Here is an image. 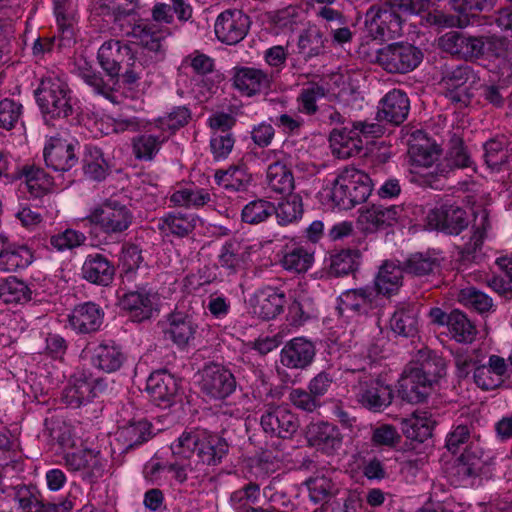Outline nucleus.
<instances>
[{
    "label": "nucleus",
    "instance_id": "obj_1",
    "mask_svg": "<svg viewBox=\"0 0 512 512\" xmlns=\"http://www.w3.org/2000/svg\"><path fill=\"white\" fill-rule=\"evenodd\" d=\"M184 466L179 468V478H199L208 466L217 465L228 451V445L218 435L206 430L184 431L170 446Z\"/></svg>",
    "mask_w": 512,
    "mask_h": 512
},
{
    "label": "nucleus",
    "instance_id": "obj_2",
    "mask_svg": "<svg viewBox=\"0 0 512 512\" xmlns=\"http://www.w3.org/2000/svg\"><path fill=\"white\" fill-rule=\"evenodd\" d=\"M325 191L335 207L349 210L367 200L372 191V181L364 171L347 166L337 171Z\"/></svg>",
    "mask_w": 512,
    "mask_h": 512
},
{
    "label": "nucleus",
    "instance_id": "obj_3",
    "mask_svg": "<svg viewBox=\"0 0 512 512\" xmlns=\"http://www.w3.org/2000/svg\"><path fill=\"white\" fill-rule=\"evenodd\" d=\"M382 134V128L376 123L356 122L350 127L334 129L330 134V147L333 155L347 159L358 155L373 138Z\"/></svg>",
    "mask_w": 512,
    "mask_h": 512
},
{
    "label": "nucleus",
    "instance_id": "obj_4",
    "mask_svg": "<svg viewBox=\"0 0 512 512\" xmlns=\"http://www.w3.org/2000/svg\"><path fill=\"white\" fill-rule=\"evenodd\" d=\"M86 219L91 225L106 235H116L126 231L133 221L130 208L115 199H107L93 206Z\"/></svg>",
    "mask_w": 512,
    "mask_h": 512
},
{
    "label": "nucleus",
    "instance_id": "obj_5",
    "mask_svg": "<svg viewBox=\"0 0 512 512\" xmlns=\"http://www.w3.org/2000/svg\"><path fill=\"white\" fill-rule=\"evenodd\" d=\"M437 370L431 371V361H426L420 368L406 372L399 380L398 393L409 403H420L428 396L433 382L445 373V367L440 359H435Z\"/></svg>",
    "mask_w": 512,
    "mask_h": 512
},
{
    "label": "nucleus",
    "instance_id": "obj_6",
    "mask_svg": "<svg viewBox=\"0 0 512 512\" xmlns=\"http://www.w3.org/2000/svg\"><path fill=\"white\" fill-rule=\"evenodd\" d=\"M38 101L43 113L51 117L65 118L72 113L69 87L59 75L51 74L41 81Z\"/></svg>",
    "mask_w": 512,
    "mask_h": 512
},
{
    "label": "nucleus",
    "instance_id": "obj_7",
    "mask_svg": "<svg viewBox=\"0 0 512 512\" xmlns=\"http://www.w3.org/2000/svg\"><path fill=\"white\" fill-rule=\"evenodd\" d=\"M61 444L64 448H76L65 452L63 456L64 464L70 471L81 472L84 478L89 479L102 475L106 461L99 450L88 448L82 443L78 447L75 440L65 435L61 438Z\"/></svg>",
    "mask_w": 512,
    "mask_h": 512
},
{
    "label": "nucleus",
    "instance_id": "obj_8",
    "mask_svg": "<svg viewBox=\"0 0 512 512\" xmlns=\"http://www.w3.org/2000/svg\"><path fill=\"white\" fill-rule=\"evenodd\" d=\"M421 50L408 43H394L377 51L376 62L390 73H407L422 61Z\"/></svg>",
    "mask_w": 512,
    "mask_h": 512
},
{
    "label": "nucleus",
    "instance_id": "obj_9",
    "mask_svg": "<svg viewBox=\"0 0 512 512\" xmlns=\"http://www.w3.org/2000/svg\"><path fill=\"white\" fill-rule=\"evenodd\" d=\"M474 75L467 65L447 66L443 71L440 86L444 95L460 107L470 104L473 97L472 82Z\"/></svg>",
    "mask_w": 512,
    "mask_h": 512
},
{
    "label": "nucleus",
    "instance_id": "obj_10",
    "mask_svg": "<svg viewBox=\"0 0 512 512\" xmlns=\"http://www.w3.org/2000/svg\"><path fill=\"white\" fill-rule=\"evenodd\" d=\"M286 295L284 291L266 286L257 289L248 299L249 312L261 320H271L284 311Z\"/></svg>",
    "mask_w": 512,
    "mask_h": 512
},
{
    "label": "nucleus",
    "instance_id": "obj_11",
    "mask_svg": "<svg viewBox=\"0 0 512 512\" xmlns=\"http://www.w3.org/2000/svg\"><path fill=\"white\" fill-rule=\"evenodd\" d=\"M378 306V295L373 288H357L344 291L338 297L337 310L347 319L368 315Z\"/></svg>",
    "mask_w": 512,
    "mask_h": 512
},
{
    "label": "nucleus",
    "instance_id": "obj_12",
    "mask_svg": "<svg viewBox=\"0 0 512 512\" xmlns=\"http://www.w3.org/2000/svg\"><path fill=\"white\" fill-rule=\"evenodd\" d=\"M450 5L452 10L458 13L457 17L435 10L428 13L427 23L442 27H462L468 24L470 15H475V13L486 9L492 3L490 0H450Z\"/></svg>",
    "mask_w": 512,
    "mask_h": 512
},
{
    "label": "nucleus",
    "instance_id": "obj_13",
    "mask_svg": "<svg viewBox=\"0 0 512 512\" xmlns=\"http://www.w3.org/2000/svg\"><path fill=\"white\" fill-rule=\"evenodd\" d=\"M201 391L211 399H224L236 388L234 375L218 364L207 365L201 372Z\"/></svg>",
    "mask_w": 512,
    "mask_h": 512
},
{
    "label": "nucleus",
    "instance_id": "obj_14",
    "mask_svg": "<svg viewBox=\"0 0 512 512\" xmlns=\"http://www.w3.org/2000/svg\"><path fill=\"white\" fill-rule=\"evenodd\" d=\"M249 28V17L237 9H228L220 13L214 25L218 40L228 45H234L243 40Z\"/></svg>",
    "mask_w": 512,
    "mask_h": 512
},
{
    "label": "nucleus",
    "instance_id": "obj_15",
    "mask_svg": "<svg viewBox=\"0 0 512 512\" xmlns=\"http://www.w3.org/2000/svg\"><path fill=\"white\" fill-rule=\"evenodd\" d=\"M103 389L102 381L93 378L86 372H77L71 379L67 388L64 390V401L73 407H79L92 401Z\"/></svg>",
    "mask_w": 512,
    "mask_h": 512
},
{
    "label": "nucleus",
    "instance_id": "obj_16",
    "mask_svg": "<svg viewBox=\"0 0 512 512\" xmlns=\"http://www.w3.org/2000/svg\"><path fill=\"white\" fill-rule=\"evenodd\" d=\"M170 201L177 206L188 208H200L210 204L220 213H226L229 210V199L224 196L210 193L203 188H182L175 191Z\"/></svg>",
    "mask_w": 512,
    "mask_h": 512
},
{
    "label": "nucleus",
    "instance_id": "obj_17",
    "mask_svg": "<svg viewBox=\"0 0 512 512\" xmlns=\"http://www.w3.org/2000/svg\"><path fill=\"white\" fill-rule=\"evenodd\" d=\"M265 432L281 438L291 437L299 427L298 418L286 405L269 406L261 417Z\"/></svg>",
    "mask_w": 512,
    "mask_h": 512
},
{
    "label": "nucleus",
    "instance_id": "obj_18",
    "mask_svg": "<svg viewBox=\"0 0 512 512\" xmlns=\"http://www.w3.org/2000/svg\"><path fill=\"white\" fill-rule=\"evenodd\" d=\"M76 144L62 137H50L44 147L46 165L55 171H68L77 163Z\"/></svg>",
    "mask_w": 512,
    "mask_h": 512
},
{
    "label": "nucleus",
    "instance_id": "obj_19",
    "mask_svg": "<svg viewBox=\"0 0 512 512\" xmlns=\"http://www.w3.org/2000/svg\"><path fill=\"white\" fill-rule=\"evenodd\" d=\"M473 379L482 390H494L510 379V370L504 358L491 355L487 364L481 363L476 367L473 372Z\"/></svg>",
    "mask_w": 512,
    "mask_h": 512
},
{
    "label": "nucleus",
    "instance_id": "obj_20",
    "mask_svg": "<svg viewBox=\"0 0 512 512\" xmlns=\"http://www.w3.org/2000/svg\"><path fill=\"white\" fill-rule=\"evenodd\" d=\"M98 60L102 69L112 78L120 74L124 63L127 66L135 65L130 48L117 40H109L101 45Z\"/></svg>",
    "mask_w": 512,
    "mask_h": 512
},
{
    "label": "nucleus",
    "instance_id": "obj_21",
    "mask_svg": "<svg viewBox=\"0 0 512 512\" xmlns=\"http://www.w3.org/2000/svg\"><path fill=\"white\" fill-rule=\"evenodd\" d=\"M357 398L367 409L379 412L392 403L393 393L391 387L380 379L366 378L359 382Z\"/></svg>",
    "mask_w": 512,
    "mask_h": 512
},
{
    "label": "nucleus",
    "instance_id": "obj_22",
    "mask_svg": "<svg viewBox=\"0 0 512 512\" xmlns=\"http://www.w3.org/2000/svg\"><path fill=\"white\" fill-rule=\"evenodd\" d=\"M157 304V294L146 289L125 293L119 300L121 309L137 322L151 318L157 311Z\"/></svg>",
    "mask_w": 512,
    "mask_h": 512
},
{
    "label": "nucleus",
    "instance_id": "obj_23",
    "mask_svg": "<svg viewBox=\"0 0 512 512\" xmlns=\"http://www.w3.org/2000/svg\"><path fill=\"white\" fill-rule=\"evenodd\" d=\"M198 324L192 316L183 312L171 313L167 318L164 334L178 348H186L195 339Z\"/></svg>",
    "mask_w": 512,
    "mask_h": 512
},
{
    "label": "nucleus",
    "instance_id": "obj_24",
    "mask_svg": "<svg viewBox=\"0 0 512 512\" xmlns=\"http://www.w3.org/2000/svg\"><path fill=\"white\" fill-rule=\"evenodd\" d=\"M177 379L166 371H156L147 379L146 391L158 406L169 407L178 393Z\"/></svg>",
    "mask_w": 512,
    "mask_h": 512
},
{
    "label": "nucleus",
    "instance_id": "obj_25",
    "mask_svg": "<svg viewBox=\"0 0 512 512\" xmlns=\"http://www.w3.org/2000/svg\"><path fill=\"white\" fill-rule=\"evenodd\" d=\"M315 357V346L303 337L290 340L282 348L280 361L283 366L291 369H304Z\"/></svg>",
    "mask_w": 512,
    "mask_h": 512
},
{
    "label": "nucleus",
    "instance_id": "obj_26",
    "mask_svg": "<svg viewBox=\"0 0 512 512\" xmlns=\"http://www.w3.org/2000/svg\"><path fill=\"white\" fill-rule=\"evenodd\" d=\"M403 212L401 206L373 205L360 212L358 222L363 230L371 232L393 225L403 216Z\"/></svg>",
    "mask_w": 512,
    "mask_h": 512
},
{
    "label": "nucleus",
    "instance_id": "obj_27",
    "mask_svg": "<svg viewBox=\"0 0 512 512\" xmlns=\"http://www.w3.org/2000/svg\"><path fill=\"white\" fill-rule=\"evenodd\" d=\"M90 363L95 368L112 373L120 369L125 361V355L113 342H102L87 349Z\"/></svg>",
    "mask_w": 512,
    "mask_h": 512
},
{
    "label": "nucleus",
    "instance_id": "obj_28",
    "mask_svg": "<svg viewBox=\"0 0 512 512\" xmlns=\"http://www.w3.org/2000/svg\"><path fill=\"white\" fill-rule=\"evenodd\" d=\"M271 78L261 69L240 67L234 69L233 85L246 96H253L267 90Z\"/></svg>",
    "mask_w": 512,
    "mask_h": 512
},
{
    "label": "nucleus",
    "instance_id": "obj_29",
    "mask_svg": "<svg viewBox=\"0 0 512 512\" xmlns=\"http://www.w3.org/2000/svg\"><path fill=\"white\" fill-rule=\"evenodd\" d=\"M307 438L311 445L327 454L340 449L343 440L338 427L328 422L311 423L307 428Z\"/></svg>",
    "mask_w": 512,
    "mask_h": 512
},
{
    "label": "nucleus",
    "instance_id": "obj_30",
    "mask_svg": "<svg viewBox=\"0 0 512 512\" xmlns=\"http://www.w3.org/2000/svg\"><path fill=\"white\" fill-rule=\"evenodd\" d=\"M314 249L310 245L291 242L284 246L280 263L290 272H307L314 263Z\"/></svg>",
    "mask_w": 512,
    "mask_h": 512
},
{
    "label": "nucleus",
    "instance_id": "obj_31",
    "mask_svg": "<svg viewBox=\"0 0 512 512\" xmlns=\"http://www.w3.org/2000/svg\"><path fill=\"white\" fill-rule=\"evenodd\" d=\"M104 313L91 302L78 305L69 315V325L77 333H92L100 329Z\"/></svg>",
    "mask_w": 512,
    "mask_h": 512
},
{
    "label": "nucleus",
    "instance_id": "obj_32",
    "mask_svg": "<svg viewBox=\"0 0 512 512\" xmlns=\"http://www.w3.org/2000/svg\"><path fill=\"white\" fill-rule=\"evenodd\" d=\"M409 108V99L406 94L401 90L394 89L382 99L379 117L398 125L406 119Z\"/></svg>",
    "mask_w": 512,
    "mask_h": 512
},
{
    "label": "nucleus",
    "instance_id": "obj_33",
    "mask_svg": "<svg viewBox=\"0 0 512 512\" xmlns=\"http://www.w3.org/2000/svg\"><path fill=\"white\" fill-rule=\"evenodd\" d=\"M435 421L426 411H415L407 418L401 419V430L406 438L423 443L432 436Z\"/></svg>",
    "mask_w": 512,
    "mask_h": 512
},
{
    "label": "nucleus",
    "instance_id": "obj_34",
    "mask_svg": "<svg viewBox=\"0 0 512 512\" xmlns=\"http://www.w3.org/2000/svg\"><path fill=\"white\" fill-rule=\"evenodd\" d=\"M183 466V460H180L172 452V461L169 463H162L156 458L151 459L144 467V474L146 479L158 485L167 480L168 475H171L176 482L182 484L189 479L188 475H185L184 478L178 477V472H181L179 468Z\"/></svg>",
    "mask_w": 512,
    "mask_h": 512
},
{
    "label": "nucleus",
    "instance_id": "obj_35",
    "mask_svg": "<svg viewBox=\"0 0 512 512\" xmlns=\"http://www.w3.org/2000/svg\"><path fill=\"white\" fill-rule=\"evenodd\" d=\"M168 138V134L159 131L155 125H151L145 134L133 139V153L137 159L150 161Z\"/></svg>",
    "mask_w": 512,
    "mask_h": 512
},
{
    "label": "nucleus",
    "instance_id": "obj_36",
    "mask_svg": "<svg viewBox=\"0 0 512 512\" xmlns=\"http://www.w3.org/2000/svg\"><path fill=\"white\" fill-rule=\"evenodd\" d=\"M370 17V30L375 31L380 37L394 38L401 34V17L392 9H382L374 13L371 9L368 14Z\"/></svg>",
    "mask_w": 512,
    "mask_h": 512
},
{
    "label": "nucleus",
    "instance_id": "obj_37",
    "mask_svg": "<svg viewBox=\"0 0 512 512\" xmlns=\"http://www.w3.org/2000/svg\"><path fill=\"white\" fill-rule=\"evenodd\" d=\"M403 269L392 261H385L374 279L375 291L384 296L396 294L402 286Z\"/></svg>",
    "mask_w": 512,
    "mask_h": 512
},
{
    "label": "nucleus",
    "instance_id": "obj_38",
    "mask_svg": "<svg viewBox=\"0 0 512 512\" xmlns=\"http://www.w3.org/2000/svg\"><path fill=\"white\" fill-rule=\"evenodd\" d=\"M83 277L91 283L108 285L114 276V268L101 254L89 255L82 267Z\"/></svg>",
    "mask_w": 512,
    "mask_h": 512
},
{
    "label": "nucleus",
    "instance_id": "obj_39",
    "mask_svg": "<svg viewBox=\"0 0 512 512\" xmlns=\"http://www.w3.org/2000/svg\"><path fill=\"white\" fill-rule=\"evenodd\" d=\"M218 258L222 268L229 273H237L245 269L250 262L249 247L238 242H227L222 246Z\"/></svg>",
    "mask_w": 512,
    "mask_h": 512
},
{
    "label": "nucleus",
    "instance_id": "obj_40",
    "mask_svg": "<svg viewBox=\"0 0 512 512\" xmlns=\"http://www.w3.org/2000/svg\"><path fill=\"white\" fill-rule=\"evenodd\" d=\"M133 36L138 43L150 51L162 49V42L170 35L169 28L157 23H141L133 28Z\"/></svg>",
    "mask_w": 512,
    "mask_h": 512
},
{
    "label": "nucleus",
    "instance_id": "obj_41",
    "mask_svg": "<svg viewBox=\"0 0 512 512\" xmlns=\"http://www.w3.org/2000/svg\"><path fill=\"white\" fill-rule=\"evenodd\" d=\"M150 434V423L140 419L119 427L116 432V441L121 444L123 450H128L147 441Z\"/></svg>",
    "mask_w": 512,
    "mask_h": 512
},
{
    "label": "nucleus",
    "instance_id": "obj_42",
    "mask_svg": "<svg viewBox=\"0 0 512 512\" xmlns=\"http://www.w3.org/2000/svg\"><path fill=\"white\" fill-rule=\"evenodd\" d=\"M414 136V141L410 144L409 154L415 168H431L438 160L440 150L435 143L429 139L420 138L421 132Z\"/></svg>",
    "mask_w": 512,
    "mask_h": 512
},
{
    "label": "nucleus",
    "instance_id": "obj_43",
    "mask_svg": "<svg viewBox=\"0 0 512 512\" xmlns=\"http://www.w3.org/2000/svg\"><path fill=\"white\" fill-rule=\"evenodd\" d=\"M33 299V290L24 281L10 276L0 281V300L8 304H25Z\"/></svg>",
    "mask_w": 512,
    "mask_h": 512
},
{
    "label": "nucleus",
    "instance_id": "obj_44",
    "mask_svg": "<svg viewBox=\"0 0 512 512\" xmlns=\"http://www.w3.org/2000/svg\"><path fill=\"white\" fill-rule=\"evenodd\" d=\"M21 186L33 197H39L46 193L52 185L50 177L46 172L35 166L23 167L20 174Z\"/></svg>",
    "mask_w": 512,
    "mask_h": 512
},
{
    "label": "nucleus",
    "instance_id": "obj_45",
    "mask_svg": "<svg viewBox=\"0 0 512 512\" xmlns=\"http://www.w3.org/2000/svg\"><path fill=\"white\" fill-rule=\"evenodd\" d=\"M197 221L193 214L171 213L159 219L158 228L165 234L184 237L193 231Z\"/></svg>",
    "mask_w": 512,
    "mask_h": 512
},
{
    "label": "nucleus",
    "instance_id": "obj_46",
    "mask_svg": "<svg viewBox=\"0 0 512 512\" xmlns=\"http://www.w3.org/2000/svg\"><path fill=\"white\" fill-rule=\"evenodd\" d=\"M441 260L435 252L414 253L406 261L404 270L414 276L422 277L438 271Z\"/></svg>",
    "mask_w": 512,
    "mask_h": 512
},
{
    "label": "nucleus",
    "instance_id": "obj_47",
    "mask_svg": "<svg viewBox=\"0 0 512 512\" xmlns=\"http://www.w3.org/2000/svg\"><path fill=\"white\" fill-rule=\"evenodd\" d=\"M32 260V252L27 247L9 246L0 252V270L14 272L26 268Z\"/></svg>",
    "mask_w": 512,
    "mask_h": 512
},
{
    "label": "nucleus",
    "instance_id": "obj_48",
    "mask_svg": "<svg viewBox=\"0 0 512 512\" xmlns=\"http://www.w3.org/2000/svg\"><path fill=\"white\" fill-rule=\"evenodd\" d=\"M215 182L231 191L246 190L251 182V176L244 167L232 166L227 170H218L214 175Z\"/></svg>",
    "mask_w": 512,
    "mask_h": 512
},
{
    "label": "nucleus",
    "instance_id": "obj_49",
    "mask_svg": "<svg viewBox=\"0 0 512 512\" xmlns=\"http://www.w3.org/2000/svg\"><path fill=\"white\" fill-rule=\"evenodd\" d=\"M267 183L277 193H290L294 188V177L286 165L275 162L268 166Z\"/></svg>",
    "mask_w": 512,
    "mask_h": 512
},
{
    "label": "nucleus",
    "instance_id": "obj_50",
    "mask_svg": "<svg viewBox=\"0 0 512 512\" xmlns=\"http://www.w3.org/2000/svg\"><path fill=\"white\" fill-rule=\"evenodd\" d=\"M390 327L398 335H413L417 329L415 310L410 306L398 307L390 319Z\"/></svg>",
    "mask_w": 512,
    "mask_h": 512
},
{
    "label": "nucleus",
    "instance_id": "obj_51",
    "mask_svg": "<svg viewBox=\"0 0 512 512\" xmlns=\"http://www.w3.org/2000/svg\"><path fill=\"white\" fill-rule=\"evenodd\" d=\"M448 326L453 338L458 342L470 343L476 336L475 326L461 311L454 310L450 313Z\"/></svg>",
    "mask_w": 512,
    "mask_h": 512
},
{
    "label": "nucleus",
    "instance_id": "obj_52",
    "mask_svg": "<svg viewBox=\"0 0 512 512\" xmlns=\"http://www.w3.org/2000/svg\"><path fill=\"white\" fill-rule=\"evenodd\" d=\"M83 169L87 176L94 180L105 177L108 165L101 150L95 146H86L83 156Z\"/></svg>",
    "mask_w": 512,
    "mask_h": 512
},
{
    "label": "nucleus",
    "instance_id": "obj_53",
    "mask_svg": "<svg viewBox=\"0 0 512 512\" xmlns=\"http://www.w3.org/2000/svg\"><path fill=\"white\" fill-rule=\"evenodd\" d=\"M191 118V113L185 106L173 108L168 114L159 117L155 122V128L168 135L185 126Z\"/></svg>",
    "mask_w": 512,
    "mask_h": 512
},
{
    "label": "nucleus",
    "instance_id": "obj_54",
    "mask_svg": "<svg viewBox=\"0 0 512 512\" xmlns=\"http://www.w3.org/2000/svg\"><path fill=\"white\" fill-rule=\"evenodd\" d=\"M275 212V206L266 200L257 199L249 202L242 209V219L249 224H259L266 221Z\"/></svg>",
    "mask_w": 512,
    "mask_h": 512
},
{
    "label": "nucleus",
    "instance_id": "obj_55",
    "mask_svg": "<svg viewBox=\"0 0 512 512\" xmlns=\"http://www.w3.org/2000/svg\"><path fill=\"white\" fill-rule=\"evenodd\" d=\"M457 299L463 306L474 309L479 313L490 311L492 299L474 287H466L458 292Z\"/></svg>",
    "mask_w": 512,
    "mask_h": 512
},
{
    "label": "nucleus",
    "instance_id": "obj_56",
    "mask_svg": "<svg viewBox=\"0 0 512 512\" xmlns=\"http://www.w3.org/2000/svg\"><path fill=\"white\" fill-rule=\"evenodd\" d=\"M454 362L459 377H466L479 366L484 357L476 349H459L453 353Z\"/></svg>",
    "mask_w": 512,
    "mask_h": 512
},
{
    "label": "nucleus",
    "instance_id": "obj_57",
    "mask_svg": "<svg viewBox=\"0 0 512 512\" xmlns=\"http://www.w3.org/2000/svg\"><path fill=\"white\" fill-rule=\"evenodd\" d=\"M278 223L281 225H287L301 218L303 213L302 201L300 197L292 195L286 199H283L278 207L275 208V212Z\"/></svg>",
    "mask_w": 512,
    "mask_h": 512
},
{
    "label": "nucleus",
    "instance_id": "obj_58",
    "mask_svg": "<svg viewBox=\"0 0 512 512\" xmlns=\"http://www.w3.org/2000/svg\"><path fill=\"white\" fill-rule=\"evenodd\" d=\"M324 96L325 90L317 84L304 87L297 98L299 112L307 115L316 113L318 110L317 102Z\"/></svg>",
    "mask_w": 512,
    "mask_h": 512
},
{
    "label": "nucleus",
    "instance_id": "obj_59",
    "mask_svg": "<svg viewBox=\"0 0 512 512\" xmlns=\"http://www.w3.org/2000/svg\"><path fill=\"white\" fill-rule=\"evenodd\" d=\"M484 158L487 166L492 170H499L501 165L508 161V152L505 143L501 140L492 139L484 145Z\"/></svg>",
    "mask_w": 512,
    "mask_h": 512
},
{
    "label": "nucleus",
    "instance_id": "obj_60",
    "mask_svg": "<svg viewBox=\"0 0 512 512\" xmlns=\"http://www.w3.org/2000/svg\"><path fill=\"white\" fill-rule=\"evenodd\" d=\"M310 499L319 503L328 499L335 493V485L332 480L324 475L315 476L307 481Z\"/></svg>",
    "mask_w": 512,
    "mask_h": 512
},
{
    "label": "nucleus",
    "instance_id": "obj_61",
    "mask_svg": "<svg viewBox=\"0 0 512 512\" xmlns=\"http://www.w3.org/2000/svg\"><path fill=\"white\" fill-rule=\"evenodd\" d=\"M359 255L356 251L342 250L331 258V271L335 275H347L358 266Z\"/></svg>",
    "mask_w": 512,
    "mask_h": 512
},
{
    "label": "nucleus",
    "instance_id": "obj_62",
    "mask_svg": "<svg viewBox=\"0 0 512 512\" xmlns=\"http://www.w3.org/2000/svg\"><path fill=\"white\" fill-rule=\"evenodd\" d=\"M85 241V234L74 229H66L50 238L51 246L58 251L73 249L81 246Z\"/></svg>",
    "mask_w": 512,
    "mask_h": 512
},
{
    "label": "nucleus",
    "instance_id": "obj_63",
    "mask_svg": "<svg viewBox=\"0 0 512 512\" xmlns=\"http://www.w3.org/2000/svg\"><path fill=\"white\" fill-rule=\"evenodd\" d=\"M468 225L466 212L454 205H445V219L443 231L449 234H458Z\"/></svg>",
    "mask_w": 512,
    "mask_h": 512
},
{
    "label": "nucleus",
    "instance_id": "obj_64",
    "mask_svg": "<svg viewBox=\"0 0 512 512\" xmlns=\"http://www.w3.org/2000/svg\"><path fill=\"white\" fill-rule=\"evenodd\" d=\"M492 40L488 37H476L464 34V44L462 47V56L464 59H478L486 51L490 50Z\"/></svg>",
    "mask_w": 512,
    "mask_h": 512
}]
</instances>
